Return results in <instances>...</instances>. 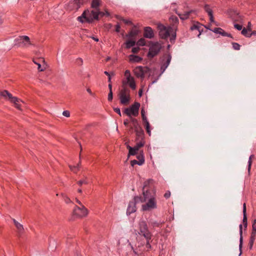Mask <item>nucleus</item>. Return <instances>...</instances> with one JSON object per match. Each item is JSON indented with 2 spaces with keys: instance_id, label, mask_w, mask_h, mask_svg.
Here are the masks:
<instances>
[{
  "instance_id": "ea45409f",
  "label": "nucleus",
  "mask_w": 256,
  "mask_h": 256,
  "mask_svg": "<svg viewBox=\"0 0 256 256\" xmlns=\"http://www.w3.org/2000/svg\"><path fill=\"white\" fill-rule=\"evenodd\" d=\"M83 62V60L81 58H78L75 60V64L78 66H82Z\"/></svg>"
},
{
  "instance_id": "338daca9",
  "label": "nucleus",
  "mask_w": 256,
  "mask_h": 256,
  "mask_svg": "<svg viewBox=\"0 0 256 256\" xmlns=\"http://www.w3.org/2000/svg\"><path fill=\"white\" fill-rule=\"evenodd\" d=\"M76 202L80 206H82V204L81 203V202H80L78 199H77V198H76Z\"/></svg>"
},
{
  "instance_id": "2f4dec72",
  "label": "nucleus",
  "mask_w": 256,
  "mask_h": 256,
  "mask_svg": "<svg viewBox=\"0 0 256 256\" xmlns=\"http://www.w3.org/2000/svg\"><path fill=\"white\" fill-rule=\"evenodd\" d=\"M100 0H92V8L97 9L100 6Z\"/></svg>"
},
{
  "instance_id": "c9c22d12",
  "label": "nucleus",
  "mask_w": 256,
  "mask_h": 256,
  "mask_svg": "<svg viewBox=\"0 0 256 256\" xmlns=\"http://www.w3.org/2000/svg\"><path fill=\"white\" fill-rule=\"evenodd\" d=\"M251 234H254V236L256 235V220H254L252 222V232Z\"/></svg>"
},
{
  "instance_id": "4d7b16f0",
  "label": "nucleus",
  "mask_w": 256,
  "mask_h": 256,
  "mask_svg": "<svg viewBox=\"0 0 256 256\" xmlns=\"http://www.w3.org/2000/svg\"><path fill=\"white\" fill-rule=\"evenodd\" d=\"M114 111L116 112L117 114H118L120 116H121V112H120V108H114Z\"/></svg>"
},
{
  "instance_id": "09e8293b",
  "label": "nucleus",
  "mask_w": 256,
  "mask_h": 256,
  "mask_svg": "<svg viewBox=\"0 0 256 256\" xmlns=\"http://www.w3.org/2000/svg\"><path fill=\"white\" fill-rule=\"evenodd\" d=\"M124 76L126 77V79L132 77V76L130 74V71L129 70H126L125 71Z\"/></svg>"
},
{
  "instance_id": "dca6fc26",
  "label": "nucleus",
  "mask_w": 256,
  "mask_h": 256,
  "mask_svg": "<svg viewBox=\"0 0 256 256\" xmlns=\"http://www.w3.org/2000/svg\"><path fill=\"white\" fill-rule=\"evenodd\" d=\"M138 202H136L134 200L133 201L130 202L128 206L127 209V214H130L136 211V204Z\"/></svg>"
},
{
  "instance_id": "f03ea898",
  "label": "nucleus",
  "mask_w": 256,
  "mask_h": 256,
  "mask_svg": "<svg viewBox=\"0 0 256 256\" xmlns=\"http://www.w3.org/2000/svg\"><path fill=\"white\" fill-rule=\"evenodd\" d=\"M138 234L143 236L146 242V250H148L151 248L150 242H152V234L149 231L146 222L142 220L139 223V232Z\"/></svg>"
},
{
  "instance_id": "a878e982",
  "label": "nucleus",
  "mask_w": 256,
  "mask_h": 256,
  "mask_svg": "<svg viewBox=\"0 0 256 256\" xmlns=\"http://www.w3.org/2000/svg\"><path fill=\"white\" fill-rule=\"evenodd\" d=\"M172 59V56L170 55H168L166 59V61L165 63L163 64V65L162 66V68H164V70H166V68L169 65L170 60Z\"/></svg>"
},
{
  "instance_id": "052dcab7",
  "label": "nucleus",
  "mask_w": 256,
  "mask_h": 256,
  "mask_svg": "<svg viewBox=\"0 0 256 256\" xmlns=\"http://www.w3.org/2000/svg\"><path fill=\"white\" fill-rule=\"evenodd\" d=\"M141 156L142 158H144V155L142 154V152H140V154L137 156V158L138 159V160H141Z\"/></svg>"
},
{
  "instance_id": "f257e3e1",
  "label": "nucleus",
  "mask_w": 256,
  "mask_h": 256,
  "mask_svg": "<svg viewBox=\"0 0 256 256\" xmlns=\"http://www.w3.org/2000/svg\"><path fill=\"white\" fill-rule=\"evenodd\" d=\"M142 197L135 196L134 200L137 202H145L142 206V211H151L157 208L155 194H152L148 190H143Z\"/></svg>"
},
{
  "instance_id": "aec40b11",
  "label": "nucleus",
  "mask_w": 256,
  "mask_h": 256,
  "mask_svg": "<svg viewBox=\"0 0 256 256\" xmlns=\"http://www.w3.org/2000/svg\"><path fill=\"white\" fill-rule=\"evenodd\" d=\"M138 139L139 138H138V139L136 138V140H138ZM140 140L138 142L136 143V145L133 148L134 149H135L136 150H137L138 151L140 149V148L142 147L144 144V141L143 140V138H140Z\"/></svg>"
},
{
  "instance_id": "3c124183",
  "label": "nucleus",
  "mask_w": 256,
  "mask_h": 256,
  "mask_svg": "<svg viewBox=\"0 0 256 256\" xmlns=\"http://www.w3.org/2000/svg\"><path fill=\"white\" fill-rule=\"evenodd\" d=\"M62 115L68 118L70 116V112L68 110H64L62 112Z\"/></svg>"
},
{
  "instance_id": "c03bdc74",
  "label": "nucleus",
  "mask_w": 256,
  "mask_h": 256,
  "mask_svg": "<svg viewBox=\"0 0 256 256\" xmlns=\"http://www.w3.org/2000/svg\"><path fill=\"white\" fill-rule=\"evenodd\" d=\"M33 62L38 66V69L39 72H43L44 70V68H42L41 64L33 60Z\"/></svg>"
},
{
  "instance_id": "bb28decb",
  "label": "nucleus",
  "mask_w": 256,
  "mask_h": 256,
  "mask_svg": "<svg viewBox=\"0 0 256 256\" xmlns=\"http://www.w3.org/2000/svg\"><path fill=\"white\" fill-rule=\"evenodd\" d=\"M251 32H249L248 28H244L242 30V34L246 37H250L252 34L250 33Z\"/></svg>"
},
{
  "instance_id": "a19ab883",
  "label": "nucleus",
  "mask_w": 256,
  "mask_h": 256,
  "mask_svg": "<svg viewBox=\"0 0 256 256\" xmlns=\"http://www.w3.org/2000/svg\"><path fill=\"white\" fill-rule=\"evenodd\" d=\"M137 44L140 46H144L146 45V41L143 38H141L140 39L138 42Z\"/></svg>"
},
{
  "instance_id": "423d86ee",
  "label": "nucleus",
  "mask_w": 256,
  "mask_h": 256,
  "mask_svg": "<svg viewBox=\"0 0 256 256\" xmlns=\"http://www.w3.org/2000/svg\"><path fill=\"white\" fill-rule=\"evenodd\" d=\"M162 48L161 44L158 42H151L150 44L149 52L148 54V58H152L156 56Z\"/></svg>"
},
{
  "instance_id": "e433bc0d",
  "label": "nucleus",
  "mask_w": 256,
  "mask_h": 256,
  "mask_svg": "<svg viewBox=\"0 0 256 256\" xmlns=\"http://www.w3.org/2000/svg\"><path fill=\"white\" fill-rule=\"evenodd\" d=\"M80 167V162H79L77 166H70V168L71 170L74 172H76L78 170H79Z\"/></svg>"
},
{
  "instance_id": "c85d7f7f",
  "label": "nucleus",
  "mask_w": 256,
  "mask_h": 256,
  "mask_svg": "<svg viewBox=\"0 0 256 256\" xmlns=\"http://www.w3.org/2000/svg\"><path fill=\"white\" fill-rule=\"evenodd\" d=\"M104 74H106V75L108 76V82H109V84H108V88H109V90H110V92H112V81H111L110 74V73H108L106 71H105L104 72Z\"/></svg>"
},
{
  "instance_id": "4468645a",
  "label": "nucleus",
  "mask_w": 256,
  "mask_h": 256,
  "mask_svg": "<svg viewBox=\"0 0 256 256\" xmlns=\"http://www.w3.org/2000/svg\"><path fill=\"white\" fill-rule=\"evenodd\" d=\"M144 36L148 38H152L154 36V32L150 27L147 26L144 28Z\"/></svg>"
},
{
  "instance_id": "412c9836",
  "label": "nucleus",
  "mask_w": 256,
  "mask_h": 256,
  "mask_svg": "<svg viewBox=\"0 0 256 256\" xmlns=\"http://www.w3.org/2000/svg\"><path fill=\"white\" fill-rule=\"evenodd\" d=\"M13 222L18 231L20 232H22L24 230L23 226L21 224L17 222L15 219H13Z\"/></svg>"
},
{
  "instance_id": "20e7f679",
  "label": "nucleus",
  "mask_w": 256,
  "mask_h": 256,
  "mask_svg": "<svg viewBox=\"0 0 256 256\" xmlns=\"http://www.w3.org/2000/svg\"><path fill=\"white\" fill-rule=\"evenodd\" d=\"M98 10L95 9L91 10H85L82 15L78 18V20L80 22L83 23L84 22H91L94 20H98Z\"/></svg>"
},
{
  "instance_id": "1a4fd4ad",
  "label": "nucleus",
  "mask_w": 256,
  "mask_h": 256,
  "mask_svg": "<svg viewBox=\"0 0 256 256\" xmlns=\"http://www.w3.org/2000/svg\"><path fill=\"white\" fill-rule=\"evenodd\" d=\"M88 209L83 205L80 207L76 206L72 212L73 215L79 218L86 217L88 214Z\"/></svg>"
},
{
  "instance_id": "6e6552de",
  "label": "nucleus",
  "mask_w": 256,
  "mask_h": 256,
  "mask_svg": "<svg viewBox=\"0 0 256 256\" xmlns=\"http://www.w3.org/2000/svg\"><path fill=\"white\" fill-rule=\"evenodd\" d=\"M16 45L18 47L28 48L32 45L30 39L26 36H18L15 40Z\"/></svg>"
},
{
  "instance_id": "7ed1b4c3",
  "label": "nucleus",
  "mask_w": 256,
  "mask_h": 256,
  "mask_svg": "<svg viewBox=\"0 0 256 256\" xmlns=\"http://www.w3.org/2000/svg\"><path fill=\"white\" fill-rule=\"evenodd\" d=\"M159 34L162 38L166 39L171 35L170 42L174 40L176 38V30L170 26L166 27L162 24L158 25Z\"/></svg>"
},
{
  "instance_id": "680f3d73",
  "label": "nucleus",
  "mask_w": 256,
  "mask_h": 256,
  "mask_svg": "<svg viewBox=\"0 0 256 256\" xmlns=\"http://www.w3.org/2000/svg\"><path fill=\"white\" fill-rule=\"evenodd\" d=\"M252 24L250 22H248L247 28L249 30V32H252Z\"/></svg>"
},
{
  "instance_id": "a18cd8bd",
  "label": "nucleus",
  "mask_w": 256,
  "mask_h": 256,
  "mask_svg": "<svg viewBox=\"0 0 256 256\" xmlns=\"http://www.w3.org/2000/svg\"><path fill=\"white\" fill-rule=\"evenodd\" d=\"M141 114H142V120L143 121H146L147 120V118L146 116V112L144 111V108H142V110H141Z\"/></svg>"
},
{
  "instance_id": "2eb2a0df",
  "label": "nucleus",
  "mask_w": 256,
  "mask_h": 256,
  "mask_svg": "<svg viewBox=\"0 0 256 256\" xmlns=\"http://www.w3.org/2000/svg\"><path fill=\"white\" fill-rule=\"evenodd\" d=\"M134 72L138 78H144V72L143 68L141 66H137L134 70Z\"/></svg>"
},
{
  "instance_id": "4c0bfd02",
  "label": "nucleus",
  "mask_w": 256,
  "mask_h": 256,
  "mask_svg": "<svg viewBox=\"0 0 256 256\" xmlns=\"http://www.w3.org/2000/svg\"><path fill=\"white\" fill-rule=\"evenodd\" d=\"M204 10L208 12V16L212 14V10L208 5L206 4L204 7Z\"/></svg>"
},
{
  "instance_id": "b1692460",
  "label": "nucleus",
  "mask_w": 256,
  "mask_h": 256,
  "mask_svg": "<svg viewBox=\"0 0 256 256\" xmlns=\"http://www.w3.org/2000/svg\"><path fill=\"white\" fill-rule=\"evenodd\" d=\"M242 212H243V215H244L243 223H244V226L246 227V226H247V218H246V204L245 203L244 204H243Z\"/></svg>"
},
{
  "instance_id": "f3484780",
  "label": "nucleus",
  "mask_w": 256,
  "mask_h": 256,
  "mask_svg": "<svg viewBox=\"0 0 256 256\" xmlns=\"http://www.w3.org/2000/svg\"><path fill=\"white\" fill-rule=\"evenodd\" d=\"M0 96L6 100L10 101L12 95L6 90L0 91Z\"/></svg>"
},
{
  "instance_id": "f8f14e48",
  "label": "nucleus",
  "mask_w": 256,
  "mask_h": 256,
  "mask_svg": "<svg viewBox=\"0 0 256 256\" xmlns=\"http://www.w3.org/2000/svg\"><path fill=\"white\" fill-rule=\"evenodd\" d=\"M126 84H128L132 90H136V84L133 76L128 78L122 82V86H125L124 85Z\"/></svg>"
},
{
  "instance_id": "39448f33",
  "label": "nucleus",
  "mask_w": 256,
  "mask_h": 256,
  "mask_svg": "<svg viewBox=\"0 0 256 256\" xmlns=\"http://www.w3.org/2000/svg\"><path fill=\"white\" fill-rule=\"evenodd\" d=\"M120 102L123 105H127L130 102V90L126 86H122V90L118 94Z\"/></svg>"
},
{
  "instance_id": "bf43d9fd",
  "label": "nucleus",
  "mask_w": 256,
  "mask_h": 256,
  "mask_svg": "<svg viewBox=\"0 0 256 256\" xmlns=\"http://www.w3.org/2000/svg\"><path fill=\"white\" fill-rule=\"evenodd\" d=\"M210 16V22H213V23H215V21L214 20V16H213V14H212V15H210L209 16Z\"/></svg>"
},
{
  "instance_id": "49530a36",
  "label": "nucleus",
  "mask_w": 256,
  "mask_h": 256,
  "mask_svg": "<svg viewBox=\"0 0 256 256\" xmlns=\"http://www.w3.org/2000/svg\"><path fill=\"white\" fill-rule=\"evenodd\" d=\"M253 156H254V155H251L250 156L249 159H248V171L249 172H250V168H251V166H252V158H253Z\"/></svg>"
},
{
  "instance_id": "9b49d317",
  "label": "nucleus",
  "mask_w": 256,
  "mask_h": 256,
  "mask_svg": "<svg viewBox=\"0 0 256 256\" xmlns=\"http://www.w3.org/2000/svg\"><path fill=\"white\" fill-rule=\"evenodd\" d=\"M83 4V0H73L70 2L66 6V8L70 11L77 10Z\"/></svg>"
},
{
  "instance_id": "a211bd4d",
  "label": "nucleus",
  "mask_w": 256,
  "mask_h": 256,
  "mask_svg": "<svg viewBox=\"0 0 256 256\" xmlns=\"http://www.w3.org/2000/svg\"><path fill=\"white\" fill-rule=\"evenodd\" d=\"M129 60L132 63L139 62L142 60V58L138 56L130 54L129 56Z\"/></svg>"
},
{
  "instance_id": "de8ad7c7",
  "label": "nucleus",
  "mask_w": 256,
  "mask_h": 256,
  "mask_svg": "<svg viewBox=\"0 0 256 256\" xmlns=\"http://www.w3.org/2000/svg\"><path fill=\"white\" fill-rule=\"evenodd\" d=\"M98 17L99 16L102 17V16H106V15L107 16H109V13L107 11H106V12H100L98 10Z\"/></svg>"
},
{
  "instance_id": "e2e57ef3",
  "label": "nucleus",
  "mask_w": 256,
  "mask_h": 256,
  "mask_svg": "<svg viewBox=\"0 0 256 256\" xmlns=\"http://www.w3.org/2000/svg\"><path fill=\"white\" fill-rule=\"evenodd\" d=\"M120 26L119 24L116 25V32H119L120 30Z\"/></svg>"
},
{
  "instance_id": "603ef678",
  "label": "nucleus",
  "mask_w": 256,
  "mask_h": 256,
  "mask_svg": "<svg viewBox=\"0 0 256 256\" xmlns=\"http://www.w3.org/2000/svg\"><path fill=\"white\" fill-rule=\"evenodd\" d=\"M113 98L112 92H109L108 94V101H112Z\"/></svg>"
},
{
  "instance_id": "5fc2aeb1",
  "label": "nucleus",
  "mask_w": 256,
  "mask_h": 256,
  "mask_svg": "<svg viewBox=\"0 0 256 256\" xmlns=\"http://www.w3.org/2000/svg\"><path fill=\"white\" fill-rule=\"evenodd\" d=\"M140 48L138 47H136V48H132V52L134 54L135 53H138V51L140 50Z\"/></svg>"
},
{
  "instance_id": "58836bf2",
  "label": "nucleus",
  "mask_w": 256,
  "mask_h": 256,
  "mask_svg": "<svg viewBox=\"0 0 256 256\" xmlns=\"http://www.w3.org/2000/svg\"><path fill=\"white\" fill-rule=\"evenodd\" d=\"M78 184L80 186H82L83 184H88L87 178L85 177L84 179L78 181Z\"/></svg>"
},
{
  "instance_id": "774afa93",
  "label": "nucleus",
  "mask_w": 256,
  "mask_h": 256,
  "mask_svg": "<svg viewBox=\"0 0 256 256\" xmlns=\"http://www.w3.org/2000/svg\"><path fill=\"white\" fill-rule=\"evenodd\" d=\"M86 90L90 94L93 95V94L90 88H88Z\"/></svg>"
},
{
  "instance_id": "37998d69",
  "label": "nucleus",
  "mask_w": 256,
  "mask_h": 256,
  "mask_svg": "<svg viewBox=\"0 0 256 256\" xmlns=\"http://www.w3.org/2000/svg\"><path fill=\"white\" fill-rule=\"evenodd\" d=\"M153 182V180H152V179H149L148 180H147L146 181L144 184V187H143V189H144V188L147 186H148L150 184L152 183Z\"/></svg>"
},
{
  "instance_id": "7c9ffc66",
  "label": "nucleus",
  "mask_w": 256,
  "mask_h": 256,
  "mask_svg": "<svg viewBox=\"0 0 256 256\" xmlns=\"http://www.w3.org/2000/svg\"><path fill=\"white\" fill-rule=\"evenodd\" d=\"M136 42L134 40H130L126 42V48H130L135 45Z\"/></svg>"
},
{
  "instance_id": "864d4df0",
  "label": "nucleus",
  "mask_w": 256,
  "mask_h": 256,
  "mask_svg": "<svg viewBox=\"0 0 256 256\" xmlns=\"http://www.w3.org/2000/svg\"><path fill=\"white\" fill-rule=\"evenodd\" d=\"M121 20H122L126 24H132V22L129 20H126L124 18H122Z\"/></svg>"
},
{
  "instance_id": "c756f323",
  "label": "nucleus",
  "mask_w": 256,
  "mask_h": 256,
  "mask_svg": "<svg viewBox=\"0 0 256 256\" xmlns=\"http://www.w3.org/2000/svg\"><path fill=\"white\" fill-rule=\"evenodd\" d=\"M128 148V149L129 152H128V155H132L134 156L137 154L138 151L137 150H136L132 147L130 146H127Z\"/></svg>"
},
{
  "instance_id": "8fccbe9b",
  "label": "nucleus",
  "mask_w": 256,
  "mask_h": 256,
  "mask_svg": "<svg viewBox=\"0 0 256 256\" xmlns=\"http://www.w3.org/2000/svg\"><path fill=\"white\" fill-rule=\"evenodd\" d=\"M232 47L236 50H239L240 49V46L238 43L233 42L232 43Z\"/></svg>"
},
{
  "instance_id": "ddd939ff",
  "label": "nucleus",
  "mask_w": 256,
  "mask_h": 256,
  "mask_svg": "<svg viewBox=\"0 0 256 256\" xmlns=\"http://www.w3.org/2000/svg\"><path fill=\"white\" fill-rule=\"evenodd\" d=\"M9 102L12 103L17 109L21 110V104L24 103V102L20 99L12 96Z\"/></svg>"
},
{
  "instance_id": "5701e85b",
  "label": "nucleus",
  "mask_w": 256,
  "mask_h": 256,
  "mask_svg": "<svg viewBox=\"0 0 256 256\" xmlns=\"http://www.w3.org/2000/svg\"><path fill=\"white\" fill-rule=\"evenodd\" d=\"M141 160H132L130 162V164L132 166H134L135 164H138L139 166L142 165L144 162V158H142L141 156Z\"/></svg>"
},
{
  "instance_id": "9d476101",
  "label": "nucleus",
  "mask_w": 256,
  "mask_h": 256,
  "mask_svg": "<svg viewBox=\"0 0 256 256\" xmlns=\"http://www.w3.org/2000/svg\"><path fill=\"white\" fill-rule=\"evenodd\" d=\"M131 122L133 124L134 132L137 136V139L142 138L144 137V132L140 124H138L137 120L134 118H131Z\"/></svg>"
},
{
  "instance_id": "0e129e2a",
  "label": "nucleus",
  "mask_w": 256,
  "mask_h": 256,
  "mask_svg": "<svg viewBox=\"0 0 256 256\" xmlns=\"http://www.w3.org/2000/svg\"><path fill=\"white\" fill-rule=\"evenodd\" d=\"M124 124L125 126H128V119H126L124 122Z\"/></svg>"
},
{
  "instance_id": "473e14b6",
  "label": "nucleus",
  "mask_w": 256,
  "mask_h": 256,
  "mask_svg": "<svg viewBox=\"0 0 256 256\" xmlns=\"http://www.w3.org/2000/svg\"><path fill=\"white\" fill-rule=\"evenodd\" d=\"M256 238V236H254V234L250 236V242L248 243V246L250 249H252L254 244V242Z\"/></svg>"
},
{
  "instance_id": "cd10ccee",
  "label": "nucleus",
  "mask_w": 256,
  "mask_h": 256,
  "mask_svg": "<svg viewBox=\"0 0 256 256\" xmlns=\"http://www.w3.org/2000/svg\"><path fill=\"white\" fill-rule=\"evenodd\" d=\"M138 30L133 29L126 35V36L128 38L134 37L138 34Z\"/></svg>"
},
{
  "instance_id": "f704fd0d",
  "label": "nucleus",
  "mask_w": 256,
  "mask_h": 256,
  "mask_svg": "<svg viewBox=\"0 0 256 256\" xmlns=\"http://www.w3.org/2000/svg\"><path fill=\"white\" fill-rule=\"evenodd\" d=\"M144 122L145 124V126H146V132L149 134V136H150L151 132L150 130V124H149V122H148V120H146V121H144Z\"/></svg>"
},
{
  "instance_id": "6e6d98bb",
  "label": "nucleus",
  "mask_w": 256,
  "mask_h": 256,
  "mask_svg": "<svg viewBox=\"0 0 256 256\" xmlns=\"http://www.w3.org/2000/svg\"><path fill=\"white\" fill-rule=\"evenodd\" d=\"M234 28H236V29H237L238 30H242V26L238 24H234Z\"/></svg>"
},
{
  "instance_id": "4be33fe9",
  "label": "nucleus",
  "mask_w": 256,
  "mask_h": 256,
  "mask_svg": "<svg viewBox=\"0 0 256 256\" xmlns=\"http://www.w3.org/2000/svg\"><path fill=\"white\" fill-rule=\"evenodd\" d=\"M202 26L200 24V23L196 22V24H193L192 26H191L190 30H197L199 31L200 33L198 34V36L200 37V35L201 34L200 30L202 28Z\"/></svg>"
},
{
  "instance_id": "6ab92c4d",
  "label": "nucleus",
  "mask_w": 256,
  "mask_h": 256,
  "mask_svg": "<svg viewBox=\"0 0 256 256\" xmlns=\"http://www.w3.org/2000/svg\"><path fill=\"white\" fill-rule=\"evenodd\" d=\"M214 33L220 34L223 36H231L230 34L226 32L222 28H214L212 30Z\"/></svg>"
},
{
  "instance_id": "72a5a7b5",
  "label": "nucleus",
  "mask_w": 256,
  "mask_h": 256,
  "mask_svg": "<svg viewBox=\"0 0 256 256\" xmlns=\"http://www.w3.org/2000/svg\"><path fill=\"white\" fill-rule=\"evenodd\" d=\"M240 249L241 250L242 248V224H240Z\"/></svg>"
},
{
  "instance_id": "13d9d810",
  "label": "nucleus",
  "mask_w": 256,
  "mask_h": 256,
  "mask_svg": "<svg viewBox=\"0 0 256 256\" xmlns=\"http://www.w3.org/2000/svg\"><path fill=\"white\" fill-rule=\"evenodd\" d=\"M170 192L169 191H168L166 192L164 194V198H168L170 197Z\"/></svg>"
},
{
  "instance_id": "69168bd1",
  "label": "nucleus",
  "mask_w": 256,
  "mask_h": 256,
  "mask_svg": "<svg viewBox=\"0 0 256 256\" xmlns=\"http://www.w3.org/2000/svg\"><path fill=\"white\" fill-rule=\"evenodd\" d=\"M142 90L140 89V90H139V92H138V95H139V96H142Z\"/></svg>"
},
{
  "instance_id": "393cba45",
  "label": "nucleus",
  "mask_w": 256,
  "mask_h": 256,
  "mask_svg": "<svg viewBox=\"0 0 256 256\" xmlns=\"http://www.w3.org/2000/svg\"><path fill=\"white\" fill-rule=\"evenodd\" d=\"M193 12H194L192 10H190L184 12V13L179 14L178 15L180 19L184 20L188 18L190 14Z\"/></svg>"
},
{
  "instance_id": "0eeeda50",
  "label": "nucleus",
  "mask_w": 256,
  "mask_h": 256,
  "mask_svg": "<svg viewBox=\"0 0 256 256\" xmlns=\"http://www.w3.org/2000/svg\"><path fill=\"white\" fill-rule=\"evenodd\" d=\"M140 107V104L135 102L129 108H126L124 110V113L131 119V118H132V116H136L138 114Z\"/></svg>"
},
{
  "instance_id": "79ce46f5",
  "label": "nucleus",
  "mask_w": 256,
  "mask_h": 256,
  "mask_svg": "<svg viewBox=\"0 0 256 256\" xmlns=\"http://www.w3.org/2000/svg\"><path fill=\"white\" fill-rule=\"evenodd\" d=\"M62 196H63L64 200L66 203L69 204V203L72 202V201L70 200V199L68 196H66L62 194Z\"/></svg>"
}]
</instances>
